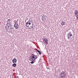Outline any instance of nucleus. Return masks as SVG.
Here are the masks:
<instances>
[{"label": "nucleus", "instance_id": "9", "mask_svg": "<svg viewBox=\"0 0 78 78\" xmlns=\"http://www.w3.org/2000/svg\"><path fill=\"white\" fill-rule=\"evenodd\" d=\"M30 21L29 20V21H28L26 23V25H28V24H29V25H31V23L29 22H30Z\"/></svg>", "mask_w": 78, "mask_h": 78}, {"label": "nucleus", "instance_id": "19", "mask_svg": "<svg viewBox=\"0 0 78 78\" xmlns=\"http://www.w3.org/2000/svg\"><path fill=\"white\" fill-rule=\"evenodd\" d=\"M33 25L32 24V26H30L31 28H30V29H31V28H32L33 27Z\"/></svg>", "mask_w": 78, "mask_h": 78}, {"label": "nucleus", "instance_id": "30", "mask_svg": "<svg viewBox=\"0 0 78 78\" xmlns=\"http://www.w3.org/2000/svg\"><path fill=\"white\" fill-rule=\"evenodd\" d=\"M25 22H26V21H25Z\"/></svg>", "mask_w": 78, "mask_h": 78}, {"label": "nucleus", "instance_id": "26", "mask_svg": "<svg viewBox=\"0 0 78 78\" xmlns=\"http://www.w3.org/2000/svg\"><path fill=\"white\" fill-rule=\"evenodd\" d=\"M10 27H11V28L12 27L11 26H10Z\"/></svg>", "mask_w": 78, "mask_h": 78}, {"label": "nucleus", "instance_id": "6", "mask_svg": "<svg viewBox=\"0 0 78 78\" xmlns=\"http://www.w3.org/2000/svg\"><path fill=\"white\" fill-rule=\"evenodd\" d=\"M42 17V21H44V20H46V18H47V16H44V17Z\"/></svg>", "mask_w": 78, "mask_h": 78}, {"label": "nucleus", "instance_id": "21", "mask_svg": "<svg viewBox=\"0 0 78 78\" xmlns=\"http://www.w3.org/2000/svg\"><path fill=\"white\" fill-rule=\"evenodd\" d=\"M19 77L18 76H16L15 78H18Z\"/></svg>", "mask_w": 78, "mask_h": 78}, {"label": "nucleus", "instance_id": "4", "mask_svg": "<svg viewBox=\"0 0 78 78\" xmlns=\"http://www.w3.org/2000/svg\"><path fill=\"white\" fill-rule=\"evenodd\" d=\"M67 35L68 37H67L68 39H69L70 37L72 36V33L70 32H69L68 34Z\"/></svg>", "mask_w": 78, "mask_h": 78}, {"label": "nucleus", "instance_id": "16", "mask_svg": "<svg viewBox=\"0 0 78 78\" xmlns=\"http://www.w3.org/2000/svg\"><path fill=\"white\" fill-rule=\"evenodd\" d=\"M38 53H39L40 55H41V54H42V53L41 52V51Z\"/></svg>", "mask_w": 78, "mask_h": 78}, {"label": "nucleus", "instance_id": "18", "mask_svg": "<svg viewBox=\"0 0 78 78\" xmlns=\"http://www.w3.org/2000/svg\"><path fill=\"white\" fill-rule=\"evenodd\" d=\"M8 22H10V21H11V20H10V19H8Z\"/></svg>", "mask_w": 78, "mask_h": 78}, {"label": "nucleus", "instance_id": "2", "mask_svg": "<svg viewBox=\"0 0 78 78\" xmlns=\"http://www.w3.org/2000/svg\"><path fill=\"white\" fill-rule=\"evenodd\" d=\"M66 76V73L65 72H62L61 74V76L62 78H64Z\"/></svg>", "mask_w": 78, "mask_h": 78}, {"label": "nucleus", "instance_id": "7", "mask_svg": "<svg viewBox=\"0 0 78 78\" xmlns=\"http://www.w3.org/2000/svg\"><path fill=\"white\" fill-rule=\"evenodd\" d=\"M44 42H46V43L47 44L48 43V41L47 39H46L45 38L44 39Z\"/></svg>", "mask_w": 78, "mask_h": 78}, {"label": "nucleus", "instance_id": "1", "mask_svg": "<svg viewBox=\"0 0 78 78\" xmlns=\"http://www.w3.org/2000/svg\"><path fill=\"white\" fill-rule=\"evenodd\" d=\"M30 58H29L30 61H32L30 62L31 64H34V62L33 61H35L36 59H37V58H38V56L37 55H35V54H31V56H30Z\"/></svg>", "mask_w": 78, "mask_h": 78}, {"label": "nucleus", "instance_id": "12", "mask_svg": "<svg viewBox=\"0 0 78 78\" xmlns=\"http://www.w3.org/2000/svg\"><path fill=\"white\" fill-rule=\"evenodd\" d=\"M75 14L76 16L77 19H78V12L76 13H75Z\"/></svg>", "mask_w": 78, "mask_h": 78}, {"label": "nucleus", "instance_id": "14", "mask_svg": "<svg viewBox=\"0 0 78 78\" xmlns=\"http://www.w3.org/2000/svg\"><path fill=\"white\" fill-rule=\"evenodd\" d=\"M75 11V12H75V14H76V13H77V12H78V11H77L76 10Z\"/></svg>", "mask_w": 78, "mask_h": 78}, {"label": "nucleus", "instance_id": "27", "mask_svg": "<svg viewBox=\"0 0 78 78\" xmlns=\"http://www.w3.org/2000/svg\"><path fill=\"white\" fill-rule=\"evenodd\" d=\"M8 22H7V24H9L8 23Z\"/></svg>", "mask_w": 78, "mask_h": 78}, {"label": "nucleus", "instance_id": "10", "mask_svg": "<svg viewBox=\"0 0 78 78\" xmlns=\"http://www.w3.org/2000/svg\"><path fill=\"white\" fill-rule=\"evenodd\" d=\"M16 66H17V64H16V63H14L13 64H12V66L13 67H16Z\"/></svg>", "mask_w": 78, "mask_h": 78}, {"label": "nucleus", "instance_id": "8", "mask_svg": "<svg viewBox=\"0 0 78 78\" xmlns=\"http://www.w3.org/2000/svg\"><path fill=\"white\" fill-rule=\"evenodd\" d=\"M10 30L9 31L10 32H11V33H12V32H13V31H14V29H13L12 28H10Z\"/></svg>", "mask_w": 78, "mask_h": 78}, {"label": "nucleus", "instance_id": "3", "mask_svg": "<svg viewBox=\"0 0 78 78\" xmlns=\"http://www.w3.org/2000/svg\"><path fill=\"white\" fill-rule=\"evenodd\" d=\"M15 23L14 25V27H15L16 29H18L19 27V26L18 25V23Z\"/></svg>", "mask_w": 78, "mask_h": 78}, {"label": "nucleus", "instance_id": "11", "mask_svg": "<svg viewBox=\"0 0 78 78\" xmlns=\"http://www.w3.org/2000/svg\"><path fill=\"white\" fill-rule=\"evenodd\" d=\"M61 25L63 26V25H65L66 24V23H65V22L64 21L62 22L61 23Z\"/></svg>", "mask_w": 78, "mask_h": 78}, {"label": "nucleus", "instance_id": "24", "mask_svg": "<svg viewBox=\"0 0 78 78\" xmlns=\"http://www.w3.org/2000/svg\"><path fill=\"white\" fill-rule=\"evenodd\" d=\"M38 56H39V53H38V55H37Z\"/></svg>", "mask_w": 78, "mask_h": 78}, {"label": "nucleus", "instance_id": "22", "mask_svg": "<svg viewBox=\"0 0 78 78\" xmlns=\"http://www.w3.org/2000/svg\"><path fill=\"white\" fill-rule=\"evenodd\" d=\"M26 27H29V25H28V26L26 25Z\"/></svg>", "mask_w": 78, "mask_h": 78}, {"label": "nucleus", "instance_id": "20", "mask_svg": "<svg viewBox=\"0 0 78 78\" xmlns=\"http://www.w3.org/2000/svg\"><path fill=\"white\" fill-rule=\"evenodd\" d=\"M7 27H8V28H9V29H10V28H9V26H7Z\"/></svg>", "mask_w": 78, "mask_h": 78}, {"label": "nucleus", "instance_id": "29", "mask_svg": "<svg viewBox=\"0 0 78 78\" xmlns=\"http://www.w3.org/2000/svg\"><path fill=\"white\" fill-rule=\"evenodd\" d=\"M40 59L41 60V58H40Z\"/></svg>", "mask_w": 78, "mask_h": 78}, {"label": "nucleus", "instance_id": "25", "mask_svg": "<svg viewBox=\"0 0 78 78\" xmlns=\"http://www.w3.org/2000/svg\"><path fill=\"white\" fill-rule=\"evenodd\" d=\"M13 76H14V74H13L12 77H13Z\"/></svg>", "mask_w": 78, "mask_h": 78}, {"label": "nucleus", "instance_id": "17", "mask_svg": "<svg viewBox=\"0 0 78 78\" xmlns=\"http://www.w3.org/2000/svg\"><path fill=\"white\" fill-rule=\"evenodd\" d=\"M46 68L48 70H49L50 69V68H49V67H46Z\"/></svg>", "mask_w": 78, "mask_h": 78}, {"label": "nucleus", "instance_id": "23", "mask_svg": "<svg viewBox=\"0 0 78 78\" xmlns=\"http://www.w3.org/2000/svg\"><path fill=\"white\" fill-rule=\"evenodd\" d=\"M44 16H45V15H43V17H44Z\"/></svg>", "mask_w": 78, "mask_h": 78}, {"label": "nucleus", "instance_id": "28", "mask_svg": "<svg viewBox=\"0 0 78 78\" xmlns=\"http://www.w3.org/2000/svg\"><path fill=\"white\" fill-rule=\"evenodd\" d=\"M74 38H73V39H74Z\"/></svg>", "mask_w": 78, "mask_h": 78}, {"label": "nucleus", "instance_id": "13", "mask_svg": "<svg viewBox=\"0 0 78 78\" xmlns=\"http://www.w3.org/2000/svg\"><path fill=\"white\" fill-rule=\"evenodd\" d=\"M36 51H37V52H38V53H39V52H40V51L39 50H38V49H37L36 50Z\"/></svg>", "mask_w": 78, "mask_h": 78}, {"label": "nucleus", "instance_id": "5", "mask_svg": "<svg viewBox=\"0 0 78 78\" xmlns=\"http://www.w3.org/2000/svg\"><path fill=\"white\" fill-rule=\"evenodd\" d=\"M12 62H13V64H14V63H16V62H17V59L16 58H13L12 60Z\"/></svg>", "mask_w": 78, "mask_h": 78}, {"label": "nucleus", "instance_id": "15", "mask_svg": "<svg viewBox=\"0 0 78 78\" xmlns=\"http://www.w3.org/2000/svg\"><path fill=\"white\" fill-rule=\"evenodd\" d=\"M69 37L71 38V39H73V35H72V36Z\"/></svg>", "mask_w": 78, "mask_h": 78}]
</instances>
